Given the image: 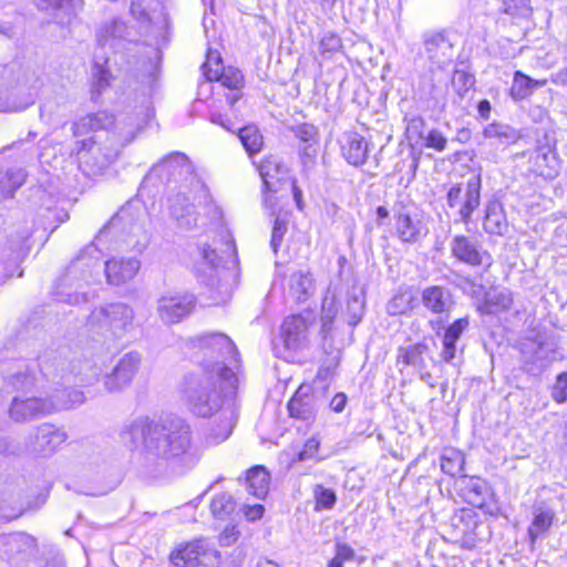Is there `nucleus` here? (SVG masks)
<instances>
[{
	"mask_svg": "<svg viewBox=\"0 0 567 567\" xmlns=\"http://www.w3.org/2000/svg\"><path fill=\"white\" fill-rule=\"evenodd\" d=\"M51 413H53V405L49 400L35 396L14 398L9 409L10 417L18 423L29 422Z\"/></svg>",
	"mask_w": 567,
	"mask_h": 567,
	"instance_id": "4468645a",
	"label": "nucleus"
},
{
	"mask_svg": "<svg viewBox=\"0 0 567 567\" xmlns=\"http://www.w3.org/2000/svg\"><path fill=\"white\" fill-rule=\"evenodd\" d=\"M213 54L208 55V61L202 66L203 73L208 81H219L225 87L230 90H239L244 85V75L237 68L228 66L225 68L221 62L219 54L215 56V69H212L210 61Z\"/></svg>",
	"mask_w": 567,
	"mask_h": 567,
	"instance_id": "2eb2a0df",
	"label": "nucleus"
},
{
	"mask_svg": "<svg viewBox=\"0 0 567 567\" xmlns=\"http://www.w3.org/2000/svg\"><path fill=\"white\" fill-rule=\"evenodd\" d=\"M474 84L475 78L473 74L463 70L454 71L452 76V87L460 97H464Z\"/></svg>",
	"mask_w": 567,
	"mask_h": 567,
	"instance_id": "de8ad7c7",
	"label": "nucleus"
},
{
	"mask_svg": "<svg viewBox=\"0 0 567 567\" xmlns=\"http://www.w3.org/2000/svg\"><path fill=\"white\" fill-rule=\"evenodd\" d=\"M195 303L193 295L163 296L157 300L156 311L165 324H174L189 316Z\"/></svg>",
	"mask_w": 567,
	"mask_h": 567,
	"instance_id": "1a4fd4ad",
	"label": "nucleus"
},
{
	"mask_svg": "<svg viewBox=\"0 0 567 567\" xmlns=\"http://www.w3.org/2000/svg\"><path fill=\"white\" fill-rule=\"evenodd\" d=\"M532 352L529 360L535 363L543 364L553 360L554 348L553 343L543 340L530 341L525 346Z\"/></svg>",
	"mask_w": 567,
	"mask_h": 567,
	"instance_id": "c03bdc74",
	"label": "nucleus"
},
{
	"mask_svg": "<svg viewBox=\"0 0 567 567\" xmlns=\"http://www.w3.org/2000/svg\"><path fill=\"white\" fill-rule=\"evenodd\" d=\"M130 34V29L123 19L112 18L100 24L96 30V40L102 47L117 48L128 39Z\"/></svg>",
	"mask_w": 567,
	"mask_h": 567,
	"instance_id": "a211bd4d",
	"label": "nucleus"
},
{
	"mask_svg": "<svg viewBox=\"0 0 567 567\" xmlns=\"http://www.w3.org/2000/svg\"><path fill=\"white\" fill-rule=\"evenodd\" d=\"M239 537V530L236 526H227L219 535V543L221 546H230Z\"/></svg>",
	"mask_w": 567,
	"mask_h": 567,
	"instance_id": "680f3d73",
	"label": "nucleus"
},
{
	"mask_svg": "<svg viewBox=\"0 0 567 567\" xmlns=\"http://www.w3.org/2000/svg\"><path fill=\"white\" fill-rule=\"evenodd\" d=\"M446 138L436 130L429 132L425 138V146L436 151H443L446 147Z\"/></svg>",
	"mask_w": 567,
	"mask_h": 567,
	"instance_id": "052dcab7",
	"label": "nucleus"
},
{
	"mask_svg": "<svg viewBox=\"0 0 567 567\" xmlns=\"http://www.w3.org/2000/svg\"><path fill=\"white\" fill-rule=\"evenodd\" d=\"M365 310V293L362 287L352 286L347 296V313L349 316V324L357 326Z\"/></svg>",
	"mask_w": 567,
	"mask_h": 567,
	"instance_id": "473e14b6",
	"label": "nucleus"
},
{
	"mask_svg": "<svg viewBox=\"0 0 567 567\" xmlns=\"http://www.w3.org/2000/svg\"><path fill=\"white\" fill-rule=\"evenodd\" d=\"M530 163L534 172L545 178L551 179L558 175L559 163L549 148L540 147L537 148L530 156Z\"/></svg>",
	"mask_w": 567,
	"mask_h": 567,
	"instance_id": "cd10ccee",
	"label": "nucleus"
},
{
	"mask_svg": "<svg viewBox=\"0 0 567 567\" xmlns=\"http://www.w3.org/2000/svg\"><path fill=\"white\" fill-rule=\"evenodd\" d=\"M210 509L216 518L224 519L235 511V501L228 494H220L213 498Z\"/></svg>",
	"mask_w": 567,
	"mask_h": 567,
	"instance_id": "49530a36",
	"label": "nucleus"
},
{
	"mask_svg": "<svg viewBox=\"0 0 567 567\" xmlns=\"http://www.w3.org/2000/svg\"><path fill=\"white\" fill-rule=\"evenodd\" d=\"M111 73L97 63L93 66V95H100L110 85Z\"/></svg>",
	"mask_w": 567,
	"mask_h": 567,
	"instance_id": "3c124183",
	"label": "nucleus"
},
{
	"mask_svg": "<svg viewBox=\"0 0 567 567\" xmlns=\"http://www.w3.org/2000/svg\"><path fill=\"white\" fill-rule=\"evenodd\" d=\"M245 483L249 494L262 499L269 491L270 475L264 466L256 465L247 471Z\"/></svg>",
	"mask_w": 567,
	"mask_h": 567,
	"instance_id": "c85d7f7f",
	"label": "nucleus"
},
{
	"mask_svg": "<svg viewBox=\"0 0 567 567\" xmlns=\"http://www.w3.org/2000/svg\"><path fill=\"white\" fill-rule=\"evenodd\" d=\"M427 349L429 347L424 342H417L408 347H400L398 349V362L422 370L426 365L423 355Z\"/></svg>",
	"mask_w": 567,
	"mask_h": 567,
	"instance_id": "f704fd0d",
	"label": "nucleus"
},
{
	"mask_svg": "<svg viewBox=\"0 0 567 567\" xmlns=\"http://www.w3.org/2000/svg\"><path fill=\"white\" fill-rule=\"evenodd\" d=\"M120 435L123 442L138 450L145 468H154L168 461L190 468L200 460L193 441L192 426L179 416L158 421L141 416L125 424Z\"/></svg>",
	"mask_w": 567,
	"mask_h": 567,
	"instance_id": "7ed1b4c3",
	"label": "nucleus"
},
{
	"mask_svg": "<svg viewBox=\"0 0 567 567\" xmlns=\"http://www.w3.org/2000/svg\"><path fill=\"white\" fill-rule=\"evenodd\" d=\"M532 515L533 518L528 527V537L530 543L534 544L549 530L556 514L547 503L539 502L533 506Z\"/></svg>",
	"mask_w": 567,
	"mask_h": 567,
	"instance_id": "4be33fe9",
	"label": "nucleus"
},
{
	"mask_svg": "<svg viewBox=\"0 0 567 567\" xmlns=\"http://www.w3.org/2000/svg\"><path fill=\"white\" fill-rule=\"evenodd\" d=\"M347 402V395L343 392H339L331 399L329 406L333 412L340 413L344 410Z\"/></svg>",
	"mask_w": 567,
	"mask_h": 567,
	"instance_id": "e2e57ef3",
	"label": "nucleus"
},
{
	"mask_svg": "<svg viewBox=\"0 0 567 567\" xmlns=\"http://www.w3.org/2000/svg\"><path fill=\"white\" fill-rule=\"evenodd\" d=\"M68 433L51 423H42L30 437L28 449L31 453L48 456L53 454L66 440Z\"/></svg>",
	"mask_w": 567,
	"mask_h": 567,
	"instance_id": "9d476101",
	"label": "nucleus"
},
{
	"mask_svg": "<svg viewBox=\"0 0 567 567\" xmlns=\"http://www.w3.org/2000/svg\"><path fill=\"white\" fill-rule=\"evenodd\" d=\"M532 78L522 71H516L513 76V83L509 90L511 97L518 102L526 100L533 94Z\"/></svg>",
	"mask_w": 567,
	"mask_h": 567,
	"instance_id": "79ce46f5",
	"label": "nucleus"
},
{
	"mask_svg": "<svg viewBox=\"0 0 567 567\" xmlns=\"http://www.w3.org/2000/svg\"><path fill=\"white\" fill-rule=\"evenodd\" d=\"M550 81L560 86H567V68H563L550 75Z\"/></svg>",
	"mask_w": 567,
	"mask_h": 567,
	"instance_id": "338daca9",
	"label": "nucleus"
},
{
	"mask_svg": "<svg viewBox=\"0 0 567 567\" xmlns=\"http://www.w3.org/2000/svg\"><path fill=\"white\" fill-rule=\"evenodd\" d=\"M309 386H300L288 403L291 417L309 421L315 417L318 404Z\"/></svg>",
	"mask_w": 567,
	"mask_h": 567,
	"instance_id": "412c9836",
	"label": "nucleus"
},
{
	"mask_svg": "<svg viewBox=\"0 0 567 567\" xmlns=\"http://www.w3.org/2000/svg\"><path fill=\"white\" fill-rule=\"evenodd\" d=\"M70 116L71 109L66 102L47 101L40 107L41 121L53 130L63 127Z\"/></svg>",
	"mask_w": 567,
	"mask_h": 567,
	"instance_id": "bb28decb",
	"label": "nucleus"
},
{
	"mask_svg": "<svg viewBox=\"0 0 567 567\" xmlns=\"http://www.w3.org/2000/svg\"><path fill=\"white\" fill-rule=\"evenodd\" d=\"M130 12L132 17L140 22L141 24H156L162 29H165L168 25V14L162 6L161 12L158 17L152 16L148 13L142 6L138 0H132Z\"/></svg>",
	"mask_w": 567,
	"mask_h": 567,
	"instance_id": "c9c22d12",
	"label": "nucleus"
},
{
	"mask_svg": "<svg viewBox=\"0 0 567 567\" xmlns=\"http://www.w3.org/2000/svg\"><path fill=\"white\" fill-rule=\"evenodd\" d=\"M483 228L489 235L503 236L507 233L508 220L503 204L498 199L486 203Z\"/></svg>",
	"mask_w": 567,
	"mask_h": 567,
	"instance_id": "5701e85b",
	"label": "nucleus"
},
{
	"mask_svg": "<svg viewBox=\"0 0 567 567\" xmlns=\"http://www.w3.org/2000/svg\"><path fill=\"white\" fill-rule=\"evenodd\" d=\"M470 327V320L467 317L456 319L450 326L446 327L444 333L450 336L455 341H458L463 332Z\"/></svg>",
	"mask_w": 567,
	"mask_h": 567,
	"instance_id": "13d9d810",
	"label": "nucleus"
},
{
	"mask_svg": "<svg viewBox=\"0 0 567 567\" xmlns=\"http://www.w3.org/2000/svg\"><path fill=\"white\" fill-rule=\"evenodd\" d=\"M94 254H99L96 247L91 244L89 246H86L82 252L79 255L76 261L74 262L73 267H78L79 264L83 262L86 258V256H90V257H93L95 259V262L99 261V257L97 256H93Z\"/></svg>",
	"mask_w": 567,
	"mask_h": 567,
	"instance_id": "69168bd1",
	"label": "nucleus"
},
{
	"mask_svg": "<svg viewBox=\"0 0 567 567\" xmlns=\"http://www.w3.org/2000/svg\"><path fill=\"white\" fill-rule=\"evenodd\" d=\"M285 344L288 349L297 350L307 337V322L301 316L287 317L281 326Z\"/></svg>",
	"mask_w": 567,
	"mask_h": 567,
	"instance_id": "a878e982",
	"label": "nucleus"
},
{
	"mask_svg": "<svg viewBox=\"0 0 567 567\" xmlns=\"http://www.w3.org/2000/svg\"><path fill=\"white\" fill-rule=\"evenodd\" d=\"M25 173L22 168H9L0 175V188L6 197H13L14 192L25 182Z\"/></svg>",
	"mask_w": 567,
	"mask_h": 567,
	"instance_id": "58836bf2",
	"label": "nucleus"
},
{
	"mask_svg": "<svg viewBox=\"0 0 567 567\" xmlns=\"http://www.w3.org/2000/svg\"><path fill=\"white\" fill-rule=\"evenodd\" d=\"M395 230L403 243L414 244L417 243L423 235V225L420 219L412 217V215L402 207L396 210Z\"/></svg>",
	"mask_w": 567,
	"mask_h": 567,
	"instance_id": "b1692460",
	"label": "nucleus"
},
{
	"mask_svg": "<svg viewBox=\"0 0 567 567\" xmlns=\"http://www.w3.org/2000/svg\"><path fill=\"white\" fill-rule=\"evenodd\" d=\"M27 106V104L18 102L7 89L0 87V112H21Z\"/></svg>",
	"mask_w": 567,
	"mask_h": 567,
	"instance_id": "603ef678",
	"label": "nucleus"
},
{
	"mask_svg": "<svg viewBox=\"0 0 567 567\" xmlns=\"http://www.w3.org/2000/svg\"><path fill=\"white\" fill-rule=\"evenodd\" d=\"M202 259L214 270L220 267H225L228 262L235 264V245L231 240L226 243V249L223 251L224 255H219L216 248H210L208 245H204L199 248Z\"/></svg>",
	"mask_w": 567,
	"mask_h": 567,
	"instance_id": "7c9ffc66",
	"label": "nucleus"
},
{
	"mask_svg": "<svg viewBox=\"0 0 567 567\" xmlns=\"http://www.w3.org/2000/svg\"><path fill=\"white\" fill-rule=\"evenodd\" d=\"M175 567H218L219 555L203 540L187 544L171 554Z\"/></svg>",
	"mask_w": 567,
	"mask_h": 567,
	"instance_id": "6e6552de",
	"label": "nucleus"
},
{
	"mask_svg": "<svg viewBox=\"0 0 567 567\" xmlns=\"http://www.w3.org/2000/svg\"><path fill=\"white\" fill-rule=\"evenodd\" d=\"M342 48L341 38L334 32H326L319 41V51L323 56H331Z\"/></svg>",
	"mask_w": 567,
	"mask_h": 567,
	"instance_id": "09e8293b",
	"label": "nucleus"
},
{
	"mask_svg": "<svg viewBox=\"0 0 567 567\" xmlns=\"http://www.w3.org/2000/svg\"><path fill=\"white\" fill-rule=\"evenodd\" d=\"M237 383L236 372L226 363L218 367L216 374L207 373V370L190 371L179 383V392L189 413L202 419L215 417L205 434L209 445L226 441L234 430L238 414L233 394Z\"/></svg>",
	"mask_w": 567,
	"mask_h": 567,
	"instance_id": "f257e3e1",
	"label": "nucleus"
},
{
	"mask_svg": "<svg viewBox=\"0 0 567 567\" xmlns=\"http://www.w3.org/2000/svg\"><path fill=\"white\" fill-rule=\"evenodd\" d=\"M551 396L557 403L567 401V372H561L557 375Z\"/></svg>",
	"mask_w": 567,
	"mask_h": 567,
	"instance_id": "5fc2aeb1",
	"label": "nucleus"
},
{
	"mask_svg": "<svg viewBox=\"0 0 567 567\" xmlns=\"http://www.w3.org/2000/svg\"><path fill=\"white\" fill-rule=\"evenodd\" d=\"M316 135L315 127L312 125H302L297 130V136L303 142H310Z\"/></svg>",
	"mask_w": 567,
	"mask_h": 567,
	"instance_id": "0e129e2a",
	"label": "nucleus"
},
{
	"mask_svg": "<svg viewBox=\"0 0 567 567\" xmlns=\"http://www.w3.org/2000/svg\"><path fill=\"white\" fill-rule=\"evenodd\" d=\"M0 545L3 556L10 559L13 555L22 553L34 545V539L25 533L2 535Z\"/></svg>",
	"mask_w": 567,
	"mask_h": 567,
	"instance_id": "c756f323",
	"label": "nucleus"
},
{
	"mask_svg": "<svg viewBox=\"0 0 567 567\" xmlns=\"http://www.w3.org/2000/svg\"><path fill=\"white\" fill-rule=\"evenodd\" d=\"M457 341L447 334H443L441 358L446 363H452L457 353Z\"/></svg>",
	"mask_w": 567,
	"mask_h": 567,
	"instance_id": "4d7b16f0",
	"label": "nucleus"
},
{
	"mask_svg": "<svg viewBox=\"0 0 567 567\" xmlns=\"http://www.w3.org/2000/svg\"><path fill=\"white\" fill-rule=\"evenodd\" d=\"M465 457L458 450L445 449L441 455V468L450 475L456 476L464 470Z\"/></svg>",
	"mask_w": 567,
	"mask_h": 567,
	"instance_id": "4c0bfd02",
	"label": "nucleus"
},
{
	"mask_svg": "<svg viewBox=\"0 0 567 567\" xmlns=\"http://www.w3.org/2000/svg\"><path fill=\"white\" fill-rule=\"evenodd\" d=\"M483 136L488 140H496L501 145H509L515 143L520 137V134L508 124L493 122L484 127Z\"/></svg>",
	"mask_w": 567,
	"mask_h": 567,
	"instance_id": "2f4dec72",
	"label": "nucleus"
},
{
	"mask_svg": "<svg viewBox=\"0 0 567 567\" xmlns=\"http://www.w3.org/2000/svg\"><path fill=\"white\" fill-rule=\"evenodd\" d=\"M341 151L349 164L360 166L368 159L369 143L359 133L347 132L341 140Z\"/></svg>",
	"mask_w": 567,
	"mask_h": 567,
	"instance_id": "6ab92c4d",
	"label": "nucleus"
},
{
	"mask_svg": "<svg viewBox=\"0 0 567 567\" xmlns=\"http://www.w3.org/2000/svg\"><path fill=\"white\" fill-rule=\"evenodd\" d=\"M141 363V355L137 352H128L124 354L117 364L114 367L112 373L107 374L104 379V386L107 392H118L127 386Z\"/></svg>",
	"mask_w": 567,
	"mask_h": 567,
	"instance_id": "ddd939ff",
	"label": "nucleus"
},
{
	"mask_svg": "<svg viewBox=\"0 0 567 567\" xmlns=\"http://www.w3.org/2000/svg\"><path fill=\"white\" fill-rule=\"evenodd\" d=\"M355 557L354 549L346 543L336 544L334 557L328 564V567H343L348 561H352Z\"/></svg>",
	"mask_w": 567,
	"mask_h": 567,
	"instance_id": "8fccbe9b",
	"label": "nucleus"
},
{
	"mask_svg": "<svg viewBox=\"0 0 567 567\" xmlns=\"http://www.w3.org/2000/svg\"><path fill=\"white\" fill-rule=\"evenodd\" d=\"M188 347L194 351L197 362L195 370H207V373L216 374L218 367L225 363L238 369V351L231 339L225 333L214 332L194 337L188 340Z\"/></svg>",
	"mask_w": 567,
	"mask_h": 567,
	"instance_id": "39448f33",
	"label": "nucleus"
},
{
	"mask_svg": "<svg viewBox=\"0 0 567 567\" xmlns=\"http://www.w3.org/2000/svg\"><path fill=\"white\" fill-rule=\"evenodd\" d=\"M313 289V281L309 274L298 271L290 277V290L299 302L307 300Z\"/></svg>",
	"mask_w": 567,
	"mask_h": 567,
	"instance_id": "ea45409f",
	"label": "nucleus"
},
{
	"mask_svg": "<svg viewBox=\"0 0 567 567\" xmlns=\"http://www.w3.org/2000/svg\"><path fill=\"white\" fill-rule=\"evenodd\" d=\"M49 402L53 405V412L61 410H69L79 404H82L85 400L83 392L75 389H63L56 390L50 398Z\"/></svg>",
	"mask_w": 567,
	"mask_h": 567,
	"instance_id": "72a5a7b5",
	"label": "nucleus"
},
{
	"mask_svg": "<svg viewBox=\"0 0 567 567\" xmlns=\"http://www.w3.org/2000/svg\"><path fill=\"white\" fill-rule=\"evenodd\" d=\"M501 11L514 19H529L533 14L530 0H502Z\"/></svg>",
	"mask_w": 567,
	"mask_h": 567,
	"instance_id": "37998d69",
	"label": "nucleus"
},
{
	"mask_svg": "<svg viewBox=\"0 0 567 567\" xmlns=\"http://www.w3.org/2000/svg\"><path fill=\"white\" fill-rule=\"evenodd\" d=\"M414 297L409 290H399L386 303V312L390 316L404 315L414 308Z\"/></svg>",
	"mask_w": 567,
	"mask_h": 567,
	"instance_id": "a19ab883",
	"label": "nucleus"
},
{
	"mask_svg": "<svg viewBox=\"0 0 567 567\" xmlns=\"http://www.w3.org/2000/svg\"><path fill=\"white\" fill-rule=\"evenodd\" d=\"M491 110H492V106H491V102L488 100L484 99L478 102L477 112L482 120L486 121L489 118Z\"/></svg>",
	"mask_w": 567,
	"mask_h": 567,
	"instance_id": "774afa93",
	"label": "nucleus"
},
{
	"mask_svg": "<svg viewBox=\"0 0 567 567\" xmlns=\"http://www.w3.org/2000/svg\"><path fill=\"white\" fill-rule=\"evenodd\" d=\"M481 175H472L449 188L446 204L451 209H455V223L470 224L473 213L481 205Z\"/></svg>",
	"mask_w": 567,
	"mask_h": 567,
	"instance_id": "423d86ee",
	"label": "nucleus"
},
{
	"mask_svg": "<svg viewBox=\"0 0 567 567\" xmlns=\"http://www.w3.org/2000/svg\"><path fill=\"white\" fill-rule=\"evenodd\" d=\"M153 115L150 106H140L133 115L114 118L112 114L102 111L74 122V135L87 131L100 132L89 140L76 142V154L82 171L87 175L101 174L118 157L121 151L133 142Z\"/></svg>",
	"mask_w": 567,
	"mask_h": 567,
	"instance_id": "f03ea898",
	"label": "nucleus"
},
{
	"mask_svg": "<svg viewBox=\"0 0 567 567\" xmlns=\"http://www.w3.org/2000/svg\"><path fill=\"white\" fill-rule=\"evenodd\" d=\"M464 499L472 506L482 507L488 493L487 483L475 476L463 475L458 482Z\"/></svg>",
	"mask_w": 567,
	"mask_h": 567,
	"instance_id": "393cba45",
	"label": "nucleus"
},
{
	"mask_svg": "<svg viewBox=\"0 0 567 567\" xmlns=\"http://www.w3.org/2000/svg\"><path fill=\"white\" fill-rule=\"evenodd\" d=\"M426 56L432 65L443 69L454 56V45L443 31H427L423 34Z\"/></svg>",
	"mask_w": 567,
	"mask_h": 567,
	"instance_id": "f8f14e48",
	"label": "nucleus"
},
{
	"mask_svg": "<svg viewBox=\"0 0 567 567\" xmlns=\"http://www.w3.org/2000/svg\"><path fill=\"white\" fill-rule=\"evenodd\" d=\"M319 446H320V443L316 437H311V439L307 440L302 450L298 454V460L307 461V460L316 458Z\"/></svg>",
	"mask_w": 567,
	"mask_h": 567,
	"instance_id": "bf43d9fd",
	"label": "nucleus"
},
{
	"mask_svg": "<svg viewBox=\"0 0 567 567\" xmlns=\"http://www.w3.org/2000/svg\"><path fill=\"white\" fill-rule=\"evenodd\" d=\"M313 497L316 501V511L331 509L337 503V494L334 491L327 488L321 484L313 486Z\"/></svg>",
	"mask_w": 567,
	"mask_h": 567,
	"instance_id": "a18cd8bd",
	"label": "nucleus"
},
{
	"mask_svg": "<svg viewBox=\"0 0 567 567\" xmlns=\"http://www.w3.org/2000/svg\"><path fill=\"white\" fill-rule=\"evenodd\" d=\"M454 258L470 266L492 265V256L477 244L476 240L464 235L455 236L450 244Z\"/></svg>",
	"mask_w": 567,
	"mask_h": 567,
	"instance_id": "9b49d317",
	"label": "nucleus"
},
{
	"mask_svg": "<svg viewBox=\"0 0 567 567\" xmlns=\"http://www.w3.org/2000/svg\"><path fill=\"white\" fill-rule=\"evenodd\" d=\"M238 137L246 152L252 156L261 151L264 137L255 125H248L239 128Z\"/></svg>",
	"mask_w": 567,
	"mask_h": 567,
	"instance_id": "e433bc0d",
	"label": "nucleus"
},
{
	"mask_svg": "<svg viewBox=\"0 0 567 567\" xmlns=\"http://www.w3.org/2000/svg\"><path fill=\"white\" fill-rule=\"evenodd\" d=\"M421 302L425 309L434 315L449 312L453 307L450 290L443 286H429L421 292Z\"/></svg>",
	"mask_w": 567,
	"mask_h": 567,
	"instance_id": "aec40b11",
	"label": "nucleus"
},
{
	"mask_svg": "<svg viewBox=\"0 0 567 567\" xmlns=\"http://www.w3.org/2000/svg\"><path fill=\"white\" fill-rule=\"evenodd\" d=\"M486 302L491 306H496L497 309L506 310L512 306L513 299L507 290H499L488 292L486 295Z\"/></svg>",
	"mask_w": 567,
	"mask_h": 567,
	"instance_id": "864d4df0",
	"label": "nucleus"
},
{
	"mask_svg": "<svg viewBox=\"0 0 567 567\" xmlns=\"http://www.w3.org/2000/svg\"><path fill=\"white\" fill-rule=\"evenodd\" d=\"M287 231V223L280 218H276L271 231L270 246L274 252L278 251L281 245L282 238Z\"/></svg>",
	"mask_w": 567,
	"mask_h": 567,
	"instance_id": "6e6d98bb",
	"label": "nucleus"
},
{
	"mask_svg": "<svg viewBox=\"0 0 567 567\" xmlns=\"http://www.w3.org/2000/svg\"><path fill=\"white\" fill-rule=\"evenodd\" d=\"M141 262L135 257L112 258L105 261V275L110 285H122L132 280L138 272Z\"/></svg>",
	"mask_w": 567,
	"mask_h": 567,
	"instance_id": "dca6fc26",
	"label": "nucleus"
},
{
	"mask_svg": "<svg viewBox=\"0 0 567 567\" xmlns=\"http://www.w3.org/2000/svg\"><path fill=\"white\" fill-rule=\"evenodd\" d=\"M259 173L262 178L265 197L264 205L267 208H272L271 193L277 192V183L281 181L286 174V167L274 156L264 159L259 166Z\"/></svg>",
	"mask_w": 567,
	"mask_h": 567,
	"instance_id": "f3484780",
	"label": "nucleus"
},
{
	"mask_svg": "<svg viewBox=\"0 0 567 567\" xmlns=\"http://www.w3.org/2000/svg\"><path fill=\"white\" fill-rule=\"evenodd\" d=\"M154 172L164 175L167 179L189 181V194L178 192L169 198V214L184 229H193L197 225L198 216L195 212V202L208 204L210 196L208 188L193 173L187 156L183 153H173L154 166Z\"/></svg>",
	"mask_w": 567,
	"mask_h": 567,
	"instance_id": "20e7f679",
	"label": "nucleus"
},
{
	"mask_svg": "<svg viewBox=\"0 0 567 567\" xmlns=\"http://www.w3.org/2000/svg\"><path fill=\"white\" fill-rule=\"evenodd\" d=\"M134 309L124 302H112L95 308L89 316V324L100 327L111 332L115 338H122L133 329Z\"/></svg>",
	"mask_w": 567,
	"mask_h": 567,
	"instance_id": "0eeeda50",
	"label": "nucleus"
}]
</instances>
